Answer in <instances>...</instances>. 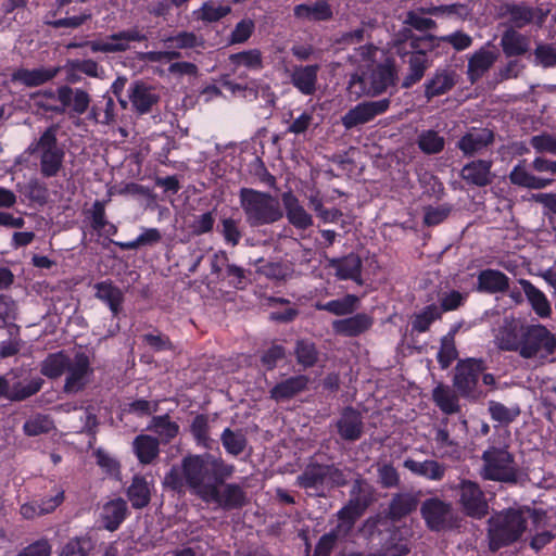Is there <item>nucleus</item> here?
I'll list each match as a JSON object with an SVG mask.
<instances>
[{"label": "nucleus", "instance_id": "obj_1", "mask_svg": "<svg viewBox=\"0 0 556 556\" xmlns=\"http://www.w3.org/2000/svg\"><path fill=\"white\" fill-rule=\"evenodd\" d=\"M232 467L210 454L190 455L182 459L181 467L172 468L164 483L180 491L188 486L202 500L214 497V485L223 477L230 476Z\"/></svg>", "mask_w": 556, "mask_h": 556}, {"label": "nucleus", "instance_id": "obj_2", "mask_svg": "<svg viewBox=\"0 0 556 556\" xmlns=\"http://www.w3.org/2000/svg\"><path fill=\"white\" fill-rule=\"evenodd\" d=\"M544 515L542 513L526 509H508L495 514L489 519V545L492 551L517 541L528 529L529 522L538 527Z\"/></svg>", "mask_w": 556, "mask_h": 556}, {"label": "nucleus", "instance_id": "obj_3", "mask_svg": "<svg viewBox=\"0 0 556 556\" xmlns=\"http://www.w3.org/2000/svg\"><path fill=\"white\" fill-rule=\"evenodd\" d=\"M239 198L245 222L251 227L270 225L283 216L278 199L267 192L242 188Z\"/></svg>", "mask_w": 556, "mask_h": 556}, {"label": "nucleus", "instance_id": "obj_4", "mask_svg": "<svg viewBox=\"0 0 556 556\" xmlns=\"http://www.w3.org/2000/svg\"><path fill=\"white\" fill-rule=\"evenodd\" d=\"M480 476L485 480L498 482H516L518 465L508 444L492 440L481 456Z\"/></svg>", "mask_w": 556, "mask_h": 556}, {"label": "nucleus", "instance_id": "obj_5", "mask_svg": "<svg viewBox=\"0 0 556 556\" xmlns=\"http://www.w3.org/2000/svg\"><path fill=\"white\" fill-rule=\"evenodd\" d=\"M369 70L368 73L362 71L351 76L348 88L351 94L356 98L362 96L375 97L395 83L396 72L392 63L387 62Z\"/></svg>", "mask_w": 556, "mask_h": 556}, {"label": "nucleus", "instance_id": "obj_6", "mask_svg": "<svg viewBox=\"0 0 556 556\" xmlns=\"http://www.w3.org/2000/svg\"><path fill=\"white\" fill-rule=\"evenodd\" d=\"M556 352V336L542 324H531L522 328V342L519 355L522 358H546Z\"/></svg>", "mask_w": 556, "mask_h": 556}, {"label": "nucleus", "instance_id": "obj_7", "mask_svg": "<svg viewBox=\"0 0 556 556\" xmlns=\"http://www.w3.org/2000/svg\"><path fill=\"white\" fill-rule=\"evenodd\" d=\"M56 126L49 127L34 148V152L40 157L41 174L46 177L55 176L64 159V152L56 143Z\"/></svg>", "mask_w": 556, "mask_h": 556}, {"label": "nucleus", "instance_id": "obj_8", "mask_svg": "<svg viewBox=\"0 0 556 556\" xmlns=\"http://www.w3.org/2000/svg\"><path fill=\"white\" fill-rule=\"evenodd\" d=\"M93 368L89 356L84 352L75 353L65 370L63 391L66 394H76L85 390L92 381Z\"/></svg>", "mask_w": 556, "mask_h": 556}, {"label": "nucleus", "instance_id": "obj_9", "mask_svg": "<svg viewBox=\"0 0 556 556\" xmlns=\"http://www.w3.org/2000/svg\"><path fill=\"white\" fill-rule=\"evenodd\" d=\"M462 510L469 517L481 519L488 515L489 505L485 495L475 481L463 479L454 488Z\"/></svg>", "mask_w": 556, "mask_h": 556}, {"label": "nucleus", "instance_id": "obj_10", "mask_svg": "<svg viewBox=\"0 0 556 556\" xmlns=\"http://www.w3.org/2000/svg\"><path fill=\"white\" fill-rule=\"evenodd\" d=\"M147 36L138 28L122 30L103 38L90 40L86 43L93 52L118 53L125 52L130 48L132 41H143Z\"/></svg>", "mask_w": 556, "mask_h": 556}, {"label": "nucleus", "instance_id": "obj_11", "mask_svg": "<svg viewBox=\"0 0 556 556\" xmlns=\"http://www.w3.org/2000/svg\"><path fill=\"white\" fill-rule=\"evenodd\" d=\"M389 106V99L361 102L341 117V123L345 129H352L371 122L376 116L387 112Z\"/></svg>", "mask_w": 556, "mask_h": 556}, {"label": "nucleus", "instance_id": "obj_12", "mask_svg": "<svg viewBox=\"0 0 556 556\" xmlns=\"http://www.w3.org/2000/svg\"><path fill=\"white\" fill-rule=\"evenodd\" d=\"M485 369L482 359L460 361L455 368L454 386L463 395H470L476 389L480 374Z\"/></svg>", "mask_w": 556, "mask_h": 556}, {"label": "nucleus", "instance_id": "obj_13", "mask_svg": "<svg viewBox=\"0 0 556 556\" xmlns=\"http://www.w3.org/2000/svg\"><path fill=\"white\" fill-rule=\"evenodd\" d=\"M420 510L431 530L440 531L452 527L453 510L451 504L439 498H429L422 503Z\"/></svg>", "mask_w": 556, "mask_h": 556}, {"label": "nucleus", "instance_id": "obj_14", "mask_svg": "<svg viewBox=\"0 0 556 556\" xmlns=\"http://www.w3.org/2000/svg\"><path fill=\"white\" fill-rule=\"evenodd\" d=\"M58 101L60 105L55 109L60 114L68 111L70 113L81 115L88 110L91 99L80 88L62 86L58 88Z\"/></svg>", "mask_w": 556, "mask_h": 556}, {"label": "nucleus", "instance_id": "obj_15", "mask_svg": "<svg viewBox=\"0 0 556 556\" xmlns=\"http://www.w3.org/2000/svg\"><path fill=\"white\" fill-rule=\"evenodd\" d=\"M522 328L514 317H505L495 330L494 343L503 351L520 352L522 342Z\"/></svg>", "mask_w": 556, "mask_h": 556}, {"label": "nucleus", "instance_id": "obj_16", "mask_svg": "<svg viewBox=\"0 0 556 556\" xmlns=\"http://www.w3.org/2000/svg\"><path fill=\"white\" fill-rule=\"evenodd\" d=\"M457 83V74L451 68L437 70L425 83V97L428 101L451 91Z\"/></svg>", "mask_w": 556, "mask_h": 556}, {"label": "nucleus", "instance_id": "obj_17", "mask_svg": "<svg viewBox=\"0 0 556 556\" xmlns=\"http://www.w3.org/2000/svg\"><path fill=\"white\" fill-rule=\"evenodd\" d=\"M128 97L134 110L139 114H146L159 102L155 89L142 81H135L129 86Z\"/></svg>", "mask_w": 556, "mask_h": 556}, {"label": "nucleus", "instance_id": "obj_18", "mask_svg": "<svg viewBox=\"0 0 556 556\" xmlns=\"http://www.w3.org/2000/svg\"><path fill=\"white\" fill-rule=\"evenodd\" d=\"M282 203L288 222L296 229L305 230L313 225L312 215L292 192L282 194Z\"/></svg>", "mask_w": 556, "mask_h": 556}, {"label": "nucleus", "instance_id": "obj_19", "mask_svg": "<svg viewBox=\"0 0 556 556\" xmlns=\"http://www.w3.org/2000/svg\"><path fill=\"white\" fill-rule=\"evenodd\" d=\"M329 267L340 280H353L362 283V260L358 255L351 253L340 258L329 260Z\"/></svg>", "mask_w": 556, "mask_h": 556}, {"label": "nucleus", "instance_id": "obj_20", "mask_svg": "<svg viewBox=\"0 0 556 556\" xmlns=\"http://www.w3.org/2000/svg\"><path fill=\"white\" fill-rule=\"evenodd\" d=\"M319 65H298L290 74L291 84L303 94L311 96L316 91Z\"/></svg>", "mask_w": 556, "mask_h": 556}, {"label": "nucleus", "instance_id": "obj_21", "mask_svg": "<svg viewBox=\"0 0 556 556\" xmlns=\"http://www.w3.org/2000/svg\"><path fill=\"white\" fill-rule=\"evenodd\" d=\"M403 466L413 475L422 477L430 481L442 480L446 471V466L434 459H425L419 462L413 458H406Z\"/></svg>", "mask_w": 556, "mask_h": 556}, {"label": "nucleus", "instance_id": "obj_22", "mask_svg": "<svg viewBox=\"0 0 556 556\" xmlns=\"http://www.w3.org/2000/svg\"><path fill=\"white\" fill-rule=\"evenodd\" d=\"M337 429L343 440H358L363 433V421L361 414L355 409L346 408L337 421Z\"/></svg>", "mask_w": 556, "mask_h": 556}, {"label": "nucleus", "instance_id": "obj_23", "mask_svg": "<svg viewBox=\"0 0 556 556\" xmlns=\"http://www.w3.org/2000/svg\"><path fill=\"white\" fill-rule=\"evenodd\" d=\"M511 184L528 189H544L553 184L552 178L538 177L526 167V162L520 161L510 172Z\"/></svg>", "mask_w": 556, "mask_h": 556}, {"label": "nucleus", "instance_id": "obj_24", "mask_svg": "<svg viewBox=\"0 0 556 556\" xmlns=\"http://www.w3.org/2000/svg\"><path fill=\"white\" fill-rule=\"evenodd\" d=\"M216 483L214 485V497L204 498L207 503H215L227 509L237 508L244 504L245 496L242 489L236 484H227L223 491H219Z\"/></svg>", "mask_w": 556, "mask_h": 556}, {"label": "nucleus", "instance_id": "obj_25", "mask_svg": "<svg viewBox=\"0 0 556 556\" xmlns=\"http://www.w3.org/2000/svg\"><path fill=\"white\" fill-rule=\"evenodd\" d=\"M519 285L529 301L531 308L540 318L552 315V306L546 295L529 280L520 279Z\"/></svg>", "mask_w": 556, "mask_h": 556}, {"label": "nucleus", "instance_id": "obj_26", "mask_svg": "<svg viewBox=\"0 0 556 556\" xmlns=\"http://www.w3.org/2000/svg\"><path fill=\"white\" fill-rule=\"evenodd\" d=\"M58 72L54 67L20 68L13 73L12 79L27 87H36L54 78Z\"/></svg>", "mask_w": 556, "mask_h": 556}, {"label": "nucleus", "instance_id": "obj_27", "mask_svg": "<svg viewBox=\"0 0 556 556\" xmlns=\"http://www.w3.org/2000/svg\"><path fill=\"white\" fill-rule=\"evenodd\" d=\"M491 166L489 161H473L463 167L460 176L468 184L483 187L491 182Z\"/></svg>", "mask_w": 556, "mask_h": 556}, {"label": "nucleus", "instance_id": "obj_28", "mask_svg": "<svg viewBox=\"0 0 556 556\" xmlns=\"http://www.w3.org/2000/svg\"><path fill=\"white\" fill-rule=\"evenodd\" d=\"M372 324V319L366 314H356L345 319H338L332 323L336 333L354 337L366 331Z\"/></svg>", "mask_w": 556, "mask_h": 556}, {"label": "nucleus", "instance_id": "obj_29", "mask_svg": "<svg viewBox=\"0 0 556 556\" xmlns=\"http://www.w3.org/2000/svg\"><path fill=\"white\" fill-rule=\"evenodd\" d=\"M509 287V278L496 269H484L478 275V290L486 293L505 292Z\"/></svg>", "mask_w": 556, "mask_h": 556}, {"label": "nucleus", "instance_id": "obj_30", "mask_svg": "<svg viewBox=\"0 0 556 556\" xmlns=\"http://www.w3.org/2000/svg\"><path fill=\"white\" fill-rule=\"evenodd\" d=\"M127 514V504L122 498H116L108 502L101 511V518L104 528L109 531L116 530L124 521Z\"/></svg>", "mask_w": 556, "mask_h": 556}, {"label": "nucleus", "instance_id": "obj_31", "mask_svg": "<svg viewBox=\"0 0 556 556\" xmlns=\"http://www.w3.org/2000/svg\"><path fill=\"white\" fill-rule=\"evenodd\" d=\"M94 289L96 298L105 303L112 314L116 316L119 313L124 301L123 291L111 281L99 282L94 286Z\"/></svg>", "mask_w": 556, "mask_h": 556}, {"label": "nucleus", "instance_id": "obj_32", "mask_svg": "<svg viewBox=\"0 0 556 556\" xmlns=\"http://www.w3.org/2000/svg\"><path fill=\"white\" fill-rule=\"evenodd\" d=\"M497 52L489 49L477 51L468 62V75L471 81L480 78L497 60Z\"/></svg>", "mask_w": 556, "mask_h": 556}, {"label": "nucleus", "instance_id": "obj_33", "mask_svg": "<svg viewBox=\"0 0 556 556\" xmlns=\"http://www.w3.org/2000/svg\"><path fill=\"white\" fill-rule=\"evenodd\" d=\"M159 440L148 434L138 435L132 443L134 452L141 464H151L160 453Z\"/></svg>", "mask_w": 556, "mask_h": 556}, {"label": "nucleus", "instance_id": "obj_34", "mask_svg": "<svg viewBox=\"0 0 556 556\" xmlns=\"http://www.w3.org/2000/svg\"><path fill=\"white\" fill-rule=\"evenodd\" d=\"M493 140V134L488 129H478L465 135L458 142V148L465 154H473L485 148Z\"/></svg>", "mask_w": 556, "mask_h": 556}, {"label": "nucleus", "instance_id": "obj_35", "mask_svg": "<svg viewBox=\"0 0 556 556\" xmlns=\"http://www.w3.org/2000/svg\"><path fill=\"white\" fill-rule=\"evenodd\" d=\"M329 472L339 473V469L333 466H324V465H312L306 468V470L298 477V484L302 488H315L318 484H323L327 481Z\"/></svg>", "mask_w": 556, "mask_h": 556}, {"label": "nucleus", "instance_id": "obj_36", "mask_svg": "<svg viewBox=\"0 0 556 556\" xmlns=\"http://www.w3.org/2000/svg\"><path fill=\"white\" fill-rule=\"evenodd\" d=\"M501 46L507 56H516L526 53L529 50V39L522 34L508 29L501 39Z\"/></svg>", "mask_w": 556, "mask_h": 556}, {"label": "nucleus", "instance_id": "obj_37", "mask_svg": "<svg viewBox=\"0 0 556 556\" xmlns=\"http://www.w3.org/2000/svg\"><path fill=\"white\" fill-rule=\"evenodd\" d=\"M307 381L308 379L305 376L288 378L271 389V397L276 401L292 397L306 388Z\"/></svg>", "mask_w": 556, "mask_h": 556}, {"label": "nucleus", "instance_id": "obj_38", "mask_svg": "<svg viewBox=\"0 0 556 556\" xmlns=\"http://www.w3.org/2000/svg\"><path fill=\"white\" fill-rule=\"evenodd\" d=\"M365 507L366 503H361L359 500H351L350 503L338 513L339 525L337 531L340 533L350 531L356 519L364 513Z\"/></svg>", "mask_w": 556, "mask_h": 556}, {"label": "nucleus", "instance_id": "obj_39", "mask_svg": "<svg viewBox=\"0 0 556 556\" xmlns=\"http://www.w3.org/2000/svg\"><path fill=\"white\" fill-rule=\"evenodd\" d=\"M128 498L135 508L147 506L151 497V484L143 477H135L128 488Z\"/></svg>", "mask_w": 556, "mask_h": 556}, {"label": "nucleus", "instance_id": "obj_40", "mask_svg": "<svg viewBox=\"0 0 556 556\" xmlns=\"http://www.w3.org/2000/svg\"><path fill=\"white\" fill-rule=\"evenodd\" d=\"M43 380L40 377H34L25 381L16 382L10 387L8 383V391L5 396L13 401L25 400L37 393L42 387Z\"/></svg>", "mask_w": 556, "mask_h": 556}, {"label": "nucleus", "instance_id": "obj_41", "mask_svg": "<svg viewBox=\"0 0 556 556\" xmlns=\"http://www.w3.org/2000/svg\"><path fill=\"white\" fill-rule=\"evenodd\" d=\"M235 68L244 67L249 71L258 72L263 70V55L258 49H250L229 56Z\"/></svg>", "mask_w": 556, "mask_h": 556}, {"label": "nucleus", "instance_id": "obj_42", "mask_svg": "<svg viewBox=\"0 0 556 556\" xmlns=\"http://www.w3.org/2000/svg\"><path fill=\"white\" fill-rule=\"evenodd\" d=\"M72 356L64 352L50 354L42 363L40 371L43 376L54 379L65 374Z\"/></svg>", "mask_w": 556, "mask_h": 556}, {"label": "nucleus", "instance_id": "obj_43", "mask_svg": "<svg viewBox=\"0 0 556 556\" xmlns=\"http://www.w3.org/2000/svg\"><path fill=\"white\" fill-rule=\"evenodd\" d=\"M408 64L409 74L404 78V88H409L410 86L419 81L422 78L425 71L429 66L427 55L421 51L412 52L409 54Z\"/></svg>", "mask_w": 556, "mask_h": 556}, {"label": "nucleus", "instance_id": "obj_44", "mask_svg": "<svg viewBox=\"0 0 556 556\" xmlns=\"http://www.w3.org/2000/svg\"><path fill=\"white\" fill-rule=\"evenodd\" d=\"M230 11L231 8L226 3L207 1L200 9L195 10L193 14L198 20L213 23L228 15Z\"/></svg>", "mask_w": 556, "mask_h": 556}, {"label": "nucleus", "instance_id": "obj_45", "mask_svg": "<svg viewBox=\"0 0 556 556\" xmlns=\"http://www.w3.org/2000/svg\"><path fill=\"white\" fill-rule=\"evenodd\" d=\"M331 10L326 2L314 4H299L294 8V15L307 21H325L331 17Z\"/></svg>", "mask_w": 556, "mask_h": 556}, {"label": "nucleus", "instance_id": "obj_46", "mask_svg": "<svg viewBox=\"0 0 556 556\" xmlns=\"http://www.w3.org/2000/svg\"><path fill=\"white\" fill-rule=\"evenodd\" d=\"M432 397L434 403L445 414H454L458 410L456 394L446 386L439 384L434 388Z\"/></svg>", "mask_w": 556, "mask_h": 556}, {"label": "nucleus", "instance_id": "obj_47", "mask_svg": "<svg viewBox=\"0 0 556 556\" xmlns=\"http://www.w3.org/2000/svg\"><path fill=\"white\" fill-rule=\"evenodd\" d=\"M358 303V298L353 294H348L342 299L332 300L325 304H318L317 308L330 312L334 315H348L353 313Z\"/></svg>", "mask_w": 556, "mask_h": 556}, {"label": "nucleus", "instance_id": "obj_48", "mask_svg": "<svg viewBox=\"0 0 556 556\" xmlns=\"http://www.w3.org/2000/svg\"><path fill=\"white\" fill-rule=\"evenodd\" d=\"M488 410L492 419L501 424H510L520 415V408L517 404L505 406L496 401L489 402Z\"/></svg>", "mask_w": 556, "mask_h": 556}, {"label": "nucleus", "instance_id": "obj_49", "mask_svg": "<svg viewBox=\"0 0 556 556\" xmlns=\"http://www.w3.org/2000/svg\"><path fill=\"white\" fill-rule=\"evenodd\" d=\"M419 149L426 154H437L444 148L445 140L434 130H424L417 140Z\"/></svg>", "mask_w": 556, "mask_h": 556}, {"label": "nucleus", "instance_id": "obj_50", "mask_svg": "<svg viewBox=\"0 0 556 556\" xmlns=\"http://www.w3.org/2000/svg\"><path fill=\"white\" fill-rule=\"evenodd\" d=\"M441 315L442 314L439 306L434 304L428 305L421 312L415 315L412 323L413 330L417 332L427 331L433 321L441 318Z\"/></svg>", "mask_w": 556, "mask_h": 556}, {"label": "nucleus", "instance_id": "obj_51", "mask_svg": "<svg viewBox=\"0 0 556 556\" xmlns=\"http://www.w3.org/2000/svg\"><path fill=\"white\" fill-rule=\"evenodd\" d=\"M149 429L153 430L164 441H169L178 434L179 427L167 415L156 416L152 419Z\"/></svg>", "mask_w": 556, "mask_h": 556}, {"label": "nucleus", "instance_id": "obj_52", "mask_svg": "<svg viewBox=\"0 0 556 556\" xmlns=\"http://www.w3.org/2000/svg\"><path fill=\"white\" fill-rule=\"evenodd\" d=\"M261 271L270 279L281 281L290 279L294 274V268L289 262H271L263 265Z\"/></svg>", "mask_w": 556, "mask_h": 556}, {"label": "nucleus", "instance_id": "obj_53", "mask_svg": "<svg viewBox=\"0 0 556 556\" xmlns=\"http://www.w3.org/2000/svg\"><path fill=\"white\" fill-rule=\"evenodd\" d=\"M222 443L229 454L239 455L245 448L247 439L241 431H232L227 428L222 434Z\"/></svg>", "mask_w": 556, "mask_h": 556}, {"label": "nucleus", "instance_id": "obj_54", "mask_svg": "<svg viewBox=\"0 0 556 556\" xmlns=\"http://www.w3.org/2000/svg\"><path fill=\"white\" fill-rule=\"evenodd\" d=\"M53 429L52 420L45 416L37 414L27 419L23 426L24 433L29 437L48 433Z\"/></svg>", "mask_w": 556, "mask_h": 556}, {"label": "nucleus", "instance_id": "obj_55", "mask_svg": "<svg viewBox=\"0 0 556 556\" xmlns=\"http://www.w3.org/2000/svg\"><path fill=\"white\" fill-rule=\"evenodd\" d=\"M190 431L199 445H202L204 447L210 446V425L208 418L206 416H195L191 422Z\"/></svg>", "mask_w": 556, "mask_h": 556}, {"label": "nucleus", "instance_id": "obj_56", "mask_svg": "<svg viewBox=\"0 0 556 556\" xmlns=\"http://www.w3.org/2000/svg\"><path fill=\"white\" fill-rule=\"evenodd\" d=\"M377 52L378 49L372 45H366L355 49L354 53L351 55V61L358 64V73H361L363 68L369 70L372 67V62Z\"/></svg>", "mask_w": 556, "mask_h": 556}, {"label": "nucleus", "instance_id": "obj_57", "mask_svg": "<svg viewBox=\"0 0 556 556\" xmlns=\"http://www.w3.org/2000/svg\"><path fill=\"white\" fill-rule=\"evenodd\" d=\"M296 358L298 362L305 366L311 367L313 366L317 361V351L314 345V343L306 341V340H300L296 343Z\"/></svg>", "mask_w": 556, "mask_h": 556}, {"label": "nucleus", "instance_id": "obj_58", "mask_svg": "<svg viewBox=\"0 0 556 556\" xmlns=\"http://www.w3.org/2000/svg\"><path fill=\"white\" fill-rule=\"evenodd\" d=\"M530 144L538 153L556 155V137L551 134L531 137Z\"/></svg>", "mask_w": 556, "mask_h": 556}, {"label": "nucleus", "instance_id": "obj_59", "mask_svg": "<svg viewBox=\"0 0 556 556\" xmlns=\"http://www.w3.org/2000/svg\"><path fill=\"white\" fill-rule=\"evenodd\" d=\"M457 357V350L454 343V339L451 336H446L441 340V348L438 352V361L442 368H447L451 363Z\"/></svg>", "mask_w": 556, "mask_h": 556}, {"label": "nucleus", "instance_id": "obj_60", "mask_svg": "<svg viewBox=\"0 0 556 556\" xmlns=\"http://www.w3.org/2000/svg\"><path fill=\"white\" fill-rule=\"evenodd\" d=\"M415 507V498L408 494H402L393 498L390 509L394 517H402L410 513Z\"/></svg>", "mask_w": 556, "mask_h": 556}, {"label": "nucleus", "instance_id": "obj_61", "mask_svg": "<svg viewBox=\"0 0 556 556\" xmlns=\"http://www.w3.org/2000/svg\"><path fill=\"white\" fill-rule=\"evenodd\" d=\"M507 14H508L509 21L516 27L525 26L526 24L530 23L533 17L532 10L527 7H521V5L508 7Z\"/></svg>", "mask_w": 556, "mask_h": 556}, {"label": "nucleus", "instance_id": "obj_62", "mask_svg": "<svg viewBox=\"0 0 556 556\" xmlns=\"http://www.w3.org/2000/svg\"><path fill=\"white\" fill-rule=\"evenodd\" d=\"M72 67L90 77L102 78L104 75L103 67L91 59L73 61Z\"/></svg>", "mask_w": 556, "mask_h": 556}, {"label": "nucleus", "instance_id": "obj_63", "mask_svg": "<svg viewBox=\"0 0 556 556\" xmlns=\"http://www.w3.org/2000/svg\"><path fill=\"white\" fill-rule=\"evenodd\" d=\"M254 30V23L250 18L240 21L231 33L230 41L232 43L245 42Z\"/></svg>", "mask_w": 556, "mask_h": 556}, {"label": "nucleus", "instance_id": "obj_64", "mask_svg": "<svg viewBox=\"0 0 556 556\" xmlns=\"http://www.w3.org/2000/svg\"><path fill=\"white\" fill-rule=\"evenodd\" d=\"M314 124V109L304 111L288 127V131L294 135L304 134Z\"/></svg>", "mask_w": 556, "mask_h": 556}]
</instances>
